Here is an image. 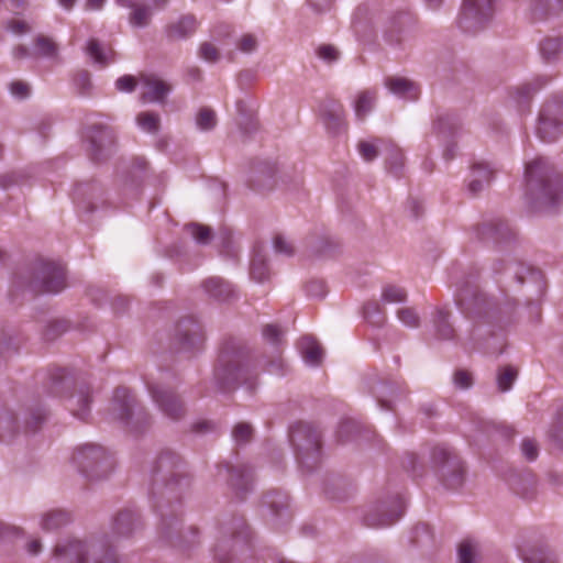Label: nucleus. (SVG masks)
Wrapping results in <instances>:
<instances>
[{
	"instance_id": "1",
	"label": "nucleus",
	"mask_w": 563,
	"mask_h": 563,
	"mask_svg": "<svg viewBox=\"0 0 563 563\" xmlns=\"http://www.w3.org/2000/svg\"><path fill=\"white\" fill-rule=\"evenodd\" d=\"M527 195L538 209L554 210L563 199V176L544 157L526 165Z\"/></svg>"
},
{
	"instance_id": "2",
	"label": "nucleus",
	"mask_w": 563,
	"mask_h": 563,
	"mask_svg": "<svg viewBox=\"0 0 563 563\" xmlns=\"http://www.w3.org/2000/svg\"><path fill=\"white\" fill-rule=\"evenodd\" d=\"M213 380L219 391L230 393L243 385L253 393L257 386V376L250 368L246 351L230 341L222 347L213 372Z\"/></svg>"
},
{
	"instance_id": "3",
	"label": "nucleus",
	"mask_w": 563,
	"mask_h": 563,
	"mask_svg": "<svg viewBox=\"0 0 563 563\" xmlns=\"http://www.w3.org/2000/svg\"><path fill=\"white\" fill-rule=\"evenodd\" d=\"M57 563H119L114 550L103 540L69 538L56 544Z\"/></svg>"
},
{
	"instance_id": "4",
	"label": "nucleus",
	"mask_w": 563,
	"mask_h": 563,
	"mask_svg": "<svg viewBox=\"0 0 563 563\" xmlns=\"http://www.w3.org/2000/svg\"><path fill=\"white\" fill-rule=\"evenodd\" d=\"M289 439L298 463L308 470L313 468L321 454L319 431L308 422H297L290 429Z\"/></svg>"
},
{
	"instance_id": "5",
	"label": "nucleus",
	"mask_w": 563,
	"mask_h": 563,
	"mask_svg": "<svg viewBox=\"0 0 563 563\" xmlns=\"http://www.w3.org/2000/svg\"><path fill=\"white\" fill-rule=\"evenodd\" d=\"M73 461L79 471L91 479L107 476L112 467L109 454L102 446L97 444L79 446L73 455Z\"/></svg>"
},
{
	"instance_id": "6",
	"label": "nucleus",
	"mask_w": 563,
	"mask_h": 563,
	"mask_svg": "<svg viewBox=\"0 0 563 563\" xmlns=\"http://www.w3.org/2000/svg\"><path fill=\"white\" fill-rule=\"evenodd\" d=\"M432 467L443 485L457 489L464 482V466L456 454L444 446H434L431 452Z\"/></svg>"
},
{
	"instance_id": "7",
	"label": "nucleus",
	"mask_w": 563,
	"mask_h": 563,
	"mask_svg": "<svg viewBox=\"0 0 563 563\" xmlns=\"http://www.w3.org/2000/svg\"><path fill=\"white\" fill-rule=\"evenodd\" d=\"M497 0H463L459 25L466 33L485 29L496 12Z\"/></svg>"
},
{
	"instance_id": "8",
	"label": "nucleus",
	"mask_w": 563,
	"mask_h": 563,
	"mask_svg": "<svg viewBox=\"0 0 563 563\" xmlns=\"http://www.w3.org/2000/svg\"><path fill=\"white\" fill-rule=\"evenodd\" d=\"M477 275L470 274L456 283L455 301L467 313L482 314L490 308V299L476 284Z\"/></svg>"
},
{
	"instance_id": "9",
	"label": "nucleus",
	"mask_w": 563,
	"mask_h": 563,
	"mask_svg": "<svg viewBox=\"0 0 563 563\" xmlns=\"http://www.w3.org/2000/svg\"><path fill=\"white\" fill-rule=\"evenodd\" d=\"M29 287L35 292L56 294L62 291L66 287L64 267L51 262L38 263Z\"/></svg>"
},
{
	"instance_id": "10",
	"label": "nucleus",
	"mask_w": 563,
	"mask_h": 563,
	"mask_svg": "<svg viewBox=\"0 0 563 563\" xmlns=\"http://www.w3.org/2000/svg\"><path fill=\"white\" fill-rule=\"evenodd\" d=\"M112 412L122 422L137 429V424L146 420L147 415L143 407H136L135 398L125 387H118L113 395Z\"/></svg>"
},
{
	"instance_id": "11",
	"label": "nucleus",
	"mask_w": 563,
	"mask_h": 563,
	"mask_svg": "<svg viewBox=\"0 0 563 563\" xmlns=\"http://www.w3.org/2000/svg\"><path fill=\"white\" fill-rule=\"evenodd\" d=\"M148 391L164 416L172 420H179L185 416L184 402L173 389L155 383L148 384Z\"/></svg>"
},
{
	"instance_id": "12",
	"label": "nucleus",
	"mask_w": 563,
	"mask_h": 563,
	"mask_svg": "<svg viewBox=\"0 0 563 563\" xmlns=\"http://www.w3.org/2000/svg\"><path fill=\"white\" fill-rule=\"evenodd\" d=\"M175 344L178 351L195 353L199 352L205 342L201 327L192 318H184L176 325Z\"/></svg>"
},
{
	"instance_id": "13",
	"label": "nucleus",
	"mask_w": 563,
	"mask_h": 563,
	"mask_svg": "<svg viewBox=\"0 0 563 563\" xmlns=\"http://www.w3.org/2000/svg\"><path fill=\"white\" fill-rule=\"evenodd\" d=\"M154 481L158 478L164 482L170 488L173 486L179 485L181 481L188 482L186 477L183 476L180 471V460L173 452H164L162 453L153 468H152Z\"/></svg>"
},
{
	"instance_id": "14",
	"label": "nucleus",
	"mask_w": 563,
	"mask_h": 563,
	"mask_svg": "<svg viewBox=\"0 0 563 563\" xmlns=\"http://www.w3.org/2000/svg\"><path fill=\"white\" fill-rule=\"evenodd\" d=\"M405 504L400 497H395L390 501V509L387 506L379 505L365 515L364 522L372 528L387 527L395 523L404 514Z\"/></svg>"
},
{
	"instance_id": "15",
	"label": "nucleus",
	"mask_w": 563,
	"mask_h": 563,
	"mask_svg": "<svg viewBox=\"0 0 563 563\" xmlns=\"http://www.w3.org/2000/svg\"><path fill=\"white\" fill-rule=\"evenodd\" d=\"M477 238L485 243L501 245L515 239V232L509 224L500 219L483 222L476 229Z\"/></svg>"
},
{
	"instance_id": "16",
	"label": "nucleus",
	"mask_w": 563,
	"mask_h": 563,
	"mask_svg": "<svg viewBox=\"0 0 563 563\" xmlns=\"http://www.w3.org/2000/svg\"><path fill=\"white\" fill-rule=\"evenodd\" d=\"M90 143V155L96 162L103 159L114 144V133L108 126H91L87 134Z\"/></svg>"
},
{
	"instance_id": "17",
	"label": "nucleus",
	"mask_w": 563,
	"mask_h": 563,
	"mask_svg": "<svg viewBox=\"0 0 563 563\" xmlns=\"http://www.w3.org/2000/svg\"><path fill=\"white\" fill-rule=\"evenodd\" d=\"M140 82L143 89L141 100L145 103L163 102L172 90L170 85L155 75H141Z\"/></svg>"
},
{
	"instance_id": "18",
	"label": "nucleus",
	"mask_w": 563,
	"mask_h": 563,
	"mask_svg": "<svg viewBox=\"0 0 563 563\" xmlns=\"http://www.w3.org/2000/svg\"><path fill=\"white\" fill-rule=\"evenodd\" d=\"M385 86L391 93L407 100H417L420 93L416 82L405 77H387Z\"/></svg>"
},
{
	"instance_id": "19",
	"label": "nucleus",
	"mask_w": 563,
	"mask_h": 563,
	"mask_svg": "<svg viewBox=\"0 0 563 563\" xmlns=\"http://www.w3.org/2000/svg\"><path fill=\"white\" fill-rule=\"evenodd\" d=\"M230 475V484L236 492L240 499H243L251 488L252 473L247 466L230 467L227 465Z\"/></svg>"
},
{
	"instance_id": "20",
	"label": "nucleus",
	"mask_w": 563,
	"mask_h": 563,
	"mask_svg": "<svg viewBox=\"0 0 563 563\" xmlns=\"http://www.w3.org/2000/svg\"><path fill=\"white\" fill-rule=\"evenodd\" d=\"M140 527L137 515L124 509L115 516L112 523V532L117 537H129Z\"/></svg>"
},
{
	"instance_id": "21",
	"label": "nucleus",
	"mask_w": 563,
	"mask_h": 563,
	"mask_svg": "<svg viewBox=\"0 0 563 563\" xmlns=\"http://www.w3.org/2000/svg\"><path fill=\"white\" fill-rule=\"evenodd\" d=\"M91 396L88 388H81L68 397L66 407L73 416L86 420L90 412Z\"/></svg>"
},
{
	"instance_id": "22",
	"label": "nucleus",
	"mask_w": 563,
	"mask_h": 563,
	"mask_svg": "<svg viewBox=\"0 0 563 563\" xmlns=\"http://www.w3.org/2000/svg\"><path fill=\"white\" fill-rule=\"evenodd\" d=\"M537 133L543 142L552 143L563 134V122L556 118H550L541 113Z\"/></svg>"
},
{
	"instance_id": "23",
	"label": "nucleus",
	"mask_w": 563,
	"mask_h": 563,
	"mask_svg": "<svg viewBox=\"0 0 563 563\" xmlns=\"http://www.w3.org/2000/svg\"><path fill=\"white\" fill-rule=\"evenodd\" d=\"M202 289L218 301H225L234 295L232 285L220 277H210L202 282Z\"/></svg>"
},
{
	"instance_id": "24",
	"label": "nucleus",
	"mask_w": 563,
	"mask_h": 563,
	"mask_svg": "<svg viewBox=\"0 0 563 563\" xmlns=\"http://www.w3.org/2000/svg\"><path fill=\"white\" fill-rule=\"evenodd\" d=\"M197 29V20L194 15H183L178 21L170 23L166 33L172 40H185L191 36Z\"/></svg>"
},
{
	"instance_id": "25",
	"label": "nucleus",
	"mask_w": 563,
	"mask_h": 563,
	"mask_svg": "<svg viewBox=\"0 0 563 563\" xmlns=\"http://www.w3.org/2000/svg\"><path fill=\"white\" fill-rule=\"evenodd\" d=\"M493 178V170L485 164H476L473 166L471 179L467 189L472 195L479 194L487 187Z\"/></svg>"
},
{
	"instance_id": "26",
	"label": "nucleus",
	"mask_w": 563,
	"mask_h": 563,
	"mask_svg": "<svg viewBox=\"0 0 563 563\" xmlns=\"http://www.w3.org/2000/svg\"><path fill=\"white\" fill-rule=\"evenodd\" d=\"M85 52L92 63L100 68L107 67L113 60V52L111 49L107 52L97 38L88 40Z\"/></svg>"
},
{
	"instance_id": "27",
	"label": "nucleus",
	"mask_w": 563,
	"mask_h": 563,
	"mask_svg": "<svg viewBox=\"0 0 563 563\" xmlns=\"http://www.w3.org/2000/svg\"><path fill=\"white\" fill-rule=\"evenodd\" d=\"M518 553L523 563H556L554 554L544 548L518 547Z\"/></svg>"
},
{
	"instance_id": "28",
	"label": "nucleus",
	"mask_w": 563,
	"mask_h": 563,
	"mask_svg": "<svg viewBox=\"0 0 563 563\" xmlns=\"http://www.w3.org/2000/svg\"><path fill=\"white\" fill-rule=\"evenodd\" d=\"M264 504L271 508L274 516L282 517L285 522L290 519L288 512V497L285 494L275 492L264 497Z\"/></svg>"
},
{
	"instance_id": "29",
	"label": "nucleus",
	"mask_w": 563,
	"mask_h": 563,
	"mask_svg": "<svg viewBox=\"0 0 563 563\" xmlns=\"http://www.w3.org/2000/svg\"><path fill=\"white\" fill-rule=\"evenodd\" d=\"M301 353L303 361L311 366H318L322 361V349L312 338L301 340Z\"/></svg>"
},
{
	"instance_id": "30",
	"label": "nucleus",
	"mask_w": 563,
	"mask_h": 563,
	"mask_svg": "<svg viewBox=\"0 0 563 563\" xmlns=\"http://www.w3.org/2000/svg\"><path fill=\"white\" fill-rule=\"evenodd\" d=\"M250 275L251 278L257 283H263L269 277L266 258L261 252H256L252 258Z\"/></svg>"
},
{
	"instance_id": "31",
	"label": "nucleus",
	"mask_w": 563,
	"mask_h": 563,
	"mask_svg": "<svg viewBox=\"0 0 563 563\" xmlns=\"http://www.w3.org/2000/svg\"><path fill=\"white\" fill-rule=\"evenodd\" d=\"M69 520L70 517L66 511L52 510L44 515L41 526L44 530L52 531L67 525Z\"/></svg>"
},
{
	"instance_id": "32",
	"label": "nucleus",
	"mask_w": 563,
	"mask_h": 563,
	"mask_svg": "<svg viewBox=\"0 0 563 563\" xmlns=\"http://www.w3.org/2000/svg\"><path fill=\"white\" fill-rule=\"evenodd\" d=\"M548 82L549 78L547 77H537L529 82H525L517 88L518 102L528 101L533 93L543 88Z\"/></svg>"
},
{
	"instance_id": "33",
	"label": "nucleus",
	"mask_w": 563,
	"mask_h": 563,
	"mask_svg": "<svg viewBox=\"0 0 563 563\" xmlns=\"http://www.w3.org/2000/svg\"><path fill=\"white\" fill-rule=\"evenodd\" d=\"M376 93L374 91H363L355 101V115L358 120H364L374 107Z\"/></svg>"
},
{
	"instance_id": "34",
	"label": "nucleus",
	"mask_w": 563,
	"mask_h": 563,
	"mask_svg": "<svg viewBox=\"0 0 563 563\" xmlns=\"http://www.w3.org/2000/svg\"><path fill=\"white\" fill-rule=\"evenodd\" d=\"M529 11L531 16L536 20H541L550 13L559 12L554 0H531Z\"/></svg>"
},
{
	"instance_id": "35",
	"label": "nucleus",
	"mask_w": 563,
	"mask_h": 563,
	"mask_svg": "<svg viewBox=\"0 0 563 563\" xmlns=\"http://www.w3.org/2000/svg\"><path fill=\"white\" fill-rule=\"evenodd\" d=\"M152 19V10L144 3H139L132 9L129 22L134 27H145L150 24Z\"/></svg>"
},
{
	"instance_id": "36",
	"label": "nucleus",
	"mask_w": 563,
	"mask_h": 563,
	"mask_svg": "<svg viewBox=\"0 0 563 563\" xmlns=\"http://www.w3.org/2000/svg\"><path fill=\"white\" fill-rule=\"evenodd\" d=\"M179 527H180V519L178 516L163 515L158 530L163 538L172 541L174 539V537L178 536Z\"/></svg>"
},
{
	"instance_id": "37",
	"label": "nucleus",
	"mask_w": 563,
	"mask_h": 563,
	"mask_svg": "<svg viewBox=\"0 0 563 563\" xmlns=\"http://www.w3.org/2000/svg\"><path fill=\"white\" fill-rule=\"evenodd\" d=\"M18 419L14 415L7 412L0 417V440L10 441L18 432Z\"/></svg>"
},
{
	"instance_id": "38",
	"label": "nucleus",
	"mask_w": 563,
	"mask_h": 563,
	"mask_svg": "<svg viewBox=\"0 0 563 563\" xmlns=\"http://www.w3.org/2000/svg\"><path fill=\"white\" fill-rule=\"evenodd\" d=\"M35 54L43 57H55L58 52L57 44L48 36L37 35L34 41Z\"/></svg>"
},
{
	"instance_id": "39",
	"label": "nucleus",
	"mask_w": 563,
	"mask_h": 563,
	"mask_svg": "<svg viewBox=\"0 0 563 563\" xmlns=\"http://www.w3.org/2000/svg\"><path fill=\"white\" fill-rule=\"evenodd\" d=\"M562 41L560 37H547L540 43V52L547 62L553 60L561 52Z\"/></svg>"
},
{
	"instance_id": "40",
	"label": "nucleus",
	"mask_w": 563,
	"mask_h": 563,
	"mask_svg": "<svg viewBox=\"0 0 563 563\" xmlns=\"http://www.w3.org/2000/svg\"><path fill=\"white\" fill-rule=\"evenodd\" d=\"M438 335L443 340H451L454 336V329L449 322V312L439 310L435 319Z\"/></svg>"
},
{
	"instance_id": "41",
	"label": "nucleus",
	"mask_w": 563,
	"mask_h": 563,
	"mask_svg": "<svg viewBox=\"0 0 563 563\" xmlns=\"http://www.w3.org/2000/svg\"><path fill=\"white\" fill-rule=\"evenodd\" d=\"M517 375L518 372L512 366L508 365L500 368L497 375L498 389L503 393L508 391L517 378Z\"/></svg>"
},
{
	"instance_id": "42",
	"label": "nucleus",
	"mask_w": 563,
	"mask_h": 563,
	"mask_svg": "<svg viewBox=\"0 0 563 563\" xmlns=\"http://www.w3.org/2000/svg\"><path fill=\"white\" fill-rule=\"evenodd\" d=\"M196 124L201 131H210L217 125L216 112L210 108H201L196 117Z\"/></svg>"
},
{
	"instance_id": "43",
	"label": "nucleus",
	"mask_w": 563,
	"mask_h": 563,
	"mask_svg": "<svg viewBox=\"0 0 563 563\" xmlns=\"http://www.w3.org/2000/svg\"><path fill=\"white\" fill-rule=\"evenodd\" d=\"M136 122L143 131L148 133H156L159 129V115L154 112H141Z\"/></svg>"
},
{
	"instance_id": "44",
	"label": "nucleus",
	"mask_w": 563,
	"mask_h": 563,
	"mask_svg": "<svg viewBox=\"0 0 563 563\" xmlns=\"http://www.w3.org/2000/svg\"><path fill=\"white\" fill-rule=\"evenodd\" d=\"M186 230L199 244H208L211 241V229L200 223H189L186 225Z\"/></svg>"
},
{
	"instance_id": "45",
	"label": "nucleus",
	"mask_w": 563,
	"mask_h": 563,
	"mask_svg": "<svg viewBox=\"0 0 563 563\" xmlns=\"http://www.w3.org/2000/svg\"><path fill=\"white\" fill-rule=\"evenodd\" d=\"M387 164L389 169L397 174L404 166V154L400 148L394 144H389L387 147Z\"/></svg>"
},
{
	"instance_id": "46",
	"label": "nucleus",
	"mask_w": 563,
	"mask_h": 563,
	"mask_svg": "<svg viewBox=\"0 0 563 563\" xmlns=\"http://www.w3.org/2000/svg\"><path fill=\"white\" fill-rule=\"evenodd\" d=\"M46 413L42 408H36L29 412V416L24 419V431L35 432L40 426L45 421Z\"/></svg>"
},
{
	"instance_id": "47",
	"label": "nucleus",
	"mask_w": 563,
	"mask_h": 563,
	"mask_svg": "<svg viewBox=\"0 0 563 563\" xmlns=\"http://www.w3.org/2000/svg\"><path fill=\"white\" fill-rule=\"evenodd\" d=\"M407 299V292L398 286H386L382 292V300L386 303H399Z\"/></svg>"
},
{
	"instance_id": "48",
	"label": "nucleus",
	"mask_w": 563,
	"mask_h": 563,
	"mask_svg": "<svg viewBox=\"0 0 563 563\" xmlns=\"http://www.w3.org/2000/svg\"><path fill=\"white\" fill-rule=\"evenodd\" d=\"M225 532H230L236 544L240 540L246 541L249 538L247 526L243 519H238L230 527L225 528Z\"/></svg>"
},
{
	"instance_id": "49",
	"label": "nucleus",
	"mask_w": 563,
	"mask_h": 563,
	"mask_svg": "<svg viewBox=\"0 0 563 563\" xmlns=\"http://www.w3.org/2000/svg\"><path fill=\"white\" fill-rule=\"evenodd\" d=\"M253 435V429L251 424L245 422L238 423L233 431L232 437L238 444H245L251 441Z\"/></svg>"
},
{
	"instance_id": "50",
	"label": "nucleus",
	"mask_w": 563,
	"mask_h": 563,
	"mask_svg": "<svg viewBox=\"0 0 563 563\" xmlns=\"http://www.w3.org/2000/svg\"><path fill=\"white\" fill-rule=\"evenodd\" d=\"M476 547L473 542L465 540L459 548V563H475Z\"/></svg>"
},
{
	"instance_id": "51",
	"label": "nucleus",
	"mask_w": 563,
	"mask_h": 563,
	"mask_svg": "<svg viewBox=\"0 0 563 563\" xmlns=\"http://www.w3.org/2000/svg\"><path fill=\"white\" fill-rule=\"evenodd\" d=\"M364 317L375 325H380L384 322V317L377 302H367L364 306Z\"/></svg>"
},
{
	"instance_id": "52",
	"label": "nucleus",
	"mask_w": 563,
	"mask_h": 563,
	"mask_svg": "<svg viewBox=\"0 0 563 563\" xmlns=\"http://www.w3.org/2000/svg\"><path fill=\"white\" fill-rule=\"evenodd\" d=\"M263 336L268 343L279 345L283 341V331L275 324H266L263 328Z\"/></svg>"
},
{
	"instance_id": "53",
	"label": "nucleus",
	"mask_w": 563,
	"mask_h": 563,
	"mask_svg": "<svg viewBox=\"0 0 563 563\" xmlns=\"http://www.w3.org/2000/svg\"><path fill=\"white\" fill-rule=\"evenodd\" d=\"M398 319L407 327L417 328L419 316L412 308H401L397 312Z\"/></svg>"
},
{
	"instance_id": "54",
	"label": "nucleus",
	"mask_w": 563,
	"mask_h": 563,
	"mask_svg": "<svg viewBox=\"0 0 563 563\" xmlns=\"http://www.w3.org/2000/svg\"><path fill=\"white\" fill-rule=\"evenodd\" d=\"M199 55L206 62L216 63L219 60L220 54L218 48L211 43H202L199 48Z\"/></svg>"
},
{
	"instance_id": "55",
	"label": "nucleus",
	"mask_w": 563,
	"mask_h": 563,
	"mask_svg": "<svg viewBox=\"0 0 563 563\" xmlns=\"http://www.w3.org/2000/svg\"><path fill=\"white\" fill-rule=\"evenodd\" d=\"M274 250L276 253L291 256L294 254V247L284 236L276 235L273 241Z\"/></svg>"
},
{
	"instance_id": "56",
	"label": "nucleus",
	"mask_w": 563,
	"mask_h": 563,
	"mask_svg": "<svg viewBox=\"0 0 563 563\" xmlns=\"http://www.w3.org/2000/svg\"><path fill=\"white\" fill-rule=\"evenodd\" d=\"M306 292L309 297L323 298L327 294L325 285L322 280H311L306 285Z\"/></svg>"
},
{
	"instance_id": "57",
	"label": "nucleus",
	"mask_w": 563,
	"mask_h": 563,
	"mask_svg": "<svg viewBox=\"0 0 563 563\" xmlns=\"http://www.w3.org/2000/svg\"><path fill=\"white\" fill-rule=\"evenodd\" d=\"M358 151H360L361 156L366 162H372L378 156L377 146L369 142H365V141L360 142Z\"/></svg>"
},
{
	"instance_id": "58",
	"label": "nucleus",
	"mask_w": 563,
	"mask_h": 563,
	"mask_svg": "<svg viewBox=\"0 0 563 563\" xmlns=\"http://www.w3.org/2000/svg\"><path fill=\"white\" fill-rule=\"evenodd\" d=\"M434 126L440 133H446V131L452 133L456 129L453 117L449 114L440 115L435 121Z\"/></svg>"
},
{
	"instance_id": "59",
	"label": "nucleus",
	"mask_w": 563,
	"mask_h": 563,
	"mask_svg": "<svg viewBox=\"0 0 563 563\" xmlns=\"http://www.w3.org/2000/svg\"><path fill=\"white\" fill-rule=\"evenodd\" d=\"M318 56L324 62L332 63L339 58V51L332 45H321L317 49Z\"/></svg>"
},
{
	"instance_id": "60",
	"label": "nucleus",
	"mask_w": 563,
	"mask_h": 563,
	"mask_svg": "<svg viewBox=\"0 0 563 563\" xmlns=\"http://www.w3.org/2000/svg\"><path fill=\"white\" fill-rule=\"evenodd\" d=\"M238 47L241 52L243 53H252L256 49L257 47V40L254 35L252 34H244L239 43H238Z\"/></svg>"
},
{
	"instance_id": "61",
	"label": "nucleus",
	"mask_w": 563,
	"mask_h": 563,
	"mask_svg": "<svg viewBox=\"0 0 563 563\" xmlns=\"http://www.w3.org/2000/svg\"><path fill=\"white\" fill-rule=\"evenodd\" d=\"M453 380L455 386L462 389H467L473 384L471 374L464 369L456 371Z\"/></svg>"
},
{
	"instance_id": "62",
	"label": "nucleus",
	"mask_w": 563,
	"mask_h": 563,
	"mask_svg": "<svg viewBox=\"0 0 563 563\" xmlns=\"http://www.w3.org/2000/svg\"><path fill=\"white\" fill-rule=\"evenodd\" d=\"M136 79L133 76L124 75L117 79L115 88L119 91L132 92L135 89Z\"/></svg>"
},
{
	"instance_id": "63",
	"label": "nucleus",
	"mask_w": 563,
	"mask_h": 563,
	"mask_svg": "<svg viewBox=\"0 0 563 563\" xmlns=\"http://www.w3.org/2000/svg\"><path fill=\"white\" fill-rule=\"evenodd\" d=\"M521 452L528 461H534L538 456V445L536 441L525 439L521 443Z\"/></svg>"
},
{
	"instance_id": "64",
	"label": "nucleus",
	"mask_w": 563,
	"mask_h": 563,
	"mask_svg": "<svg viewBox=\"0 0 563 563\" xmlns=\"http://www.w3.org/2000/svg\"><path fill=\"white\" fill-rule=\"evenodd\" d=\"M267 372L274 375L283 376L286 374V365L282 357L275 358L269 362Z\"/></svg>"
}]
</instances>
